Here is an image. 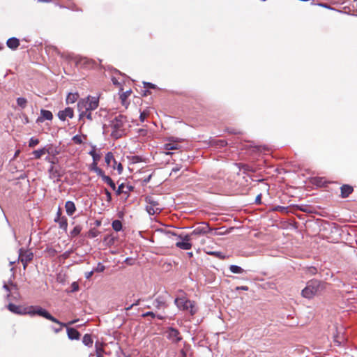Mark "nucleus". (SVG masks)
Listing matches in <instances>:
<instances>
[{"mask_svg": "<svg viewBox=\"0 0 357 357\" xmlns=\"http://www.w3.org/2000/svg\"><path fill=\"white\" fill-rule=\"evenodd\" d=\"M8 309L15 314H29L31 317L34 315H38L57 324L66 326V324H63V322H61L57 319L51 315L50 313H49L46 310L43 309V307L38 305L22 307L20 305H16L13 303H9L8 305Z\"/></svg>", "mask_w": 357, "mask_h": 357, "instance_id": "obj_1", "label": "nucleus"}, {"mask_svg": "<svg viewBox=\"0 0 357 357\" xmlns=\"http://www.w3.org/2000/svg\"><path fill=\"white\" fill-rule=\"evenodd\" d=\"M325 289V282L318 280H311L307 282L305 287L301 291V295L303 298L312 299L320 295Z\"/></svg>", "mask_w": 357, "mask_h": 357, "instance_id": "obj_2", "label": "nucleus"}, {"mask_svg": "<svg viewBox=\"0 0 357 357\" xmlns=\"http://www.w3.org/2000/svg\"><path fill=\"white\" fill-rule=\"evenodd\" d=\"M126 122V116L123 115H119L116 116L111 121V128L112 129L111 135L115 138L119 139L122 137L124 134V124Z\"/></svg>", "mask_w": 357, "mask_h": 357, "instance_id": "obj_3", "label": "nucleus"}, {"mask_svg": "<svg viewBox=\"0 0 357 357\" xmlns=\"http://www.w3.org/2000/svg\"><path fill=\"white\" fill-rule=\"evenodd\" d=\"M99 105V99L97 97L88 96L86 98L81 99L77 102L78 110H87L92 112L98 108Z\"/></svg>", "mask_w": 357, "mask_h": 357, "instance_id": "obj_4", "label": "nucleus"}, {"mask_svg": "<svg viewBox=\"0 0 357 357\" xmlns=\"http://www.w3.org/2000/svg\"><path fill=\"white\" fill-rule=\"evenodd\" d=\"M174 303L180 310H189L192 315L195 314L197 312L194 302L185 297L176 298Z\"/></svg>", "mask_w": 357, "mask_h": 357, "instance_id": "obj_5", "label": "nucleus"}, {"mask_svg": "<svg viewBox=\"0 0 357 357\" xmlns=\"http://www.w3.org/2000/svg\"><path fill=\"white\" fill-rule=\"evenodd\" d=\"M145 200L147 204L146 210L149 215H155L161 212L162 208H160L158 201L155 200L153 197L148 196L146 197Z\"/></svg>", "mask_w": 357, "mask_h": 357, "instance_id": "obj_6", "label": "nucleus"}, {"mask_svg": "<svg viewBox=\"0 0 357 357\" xmlns=\"http://www.w3.org/2000/svg\"><path fill=\"white\" fill-rule=\"evenodd\" d=\"M33 253L29 250L20 248L19 250L18 261L23 264V268L25 270L28 264L33 260Z\"/></svg>", "mask_w": 357, "mask_h": 357, "instance_id": "obj_7", "label": "nucleus"}, {"mask_svg": "<svg viewBox=\"0 0 357 357\" xmlns=\"http://www.w3.org/2000/svg\"><path fill=\"white\" fill-rule=\"evenodd\" d=\"M180 140H174L173 137L169 138L167 142H165L163 145V153L166 155H172V153L165 151L178 150L181 148L179 145Z\"/></svg>", "mask_w": 357, "mask_h": 357, "instance_id": "obj_8", "label": "nucleus"}, {"mask_svg": "<svg viewBox=\"0 0 357 357\" xmlns=\"http://www.w3.org/2000/svg\"><path fill=\"white\" fill-rule=\"evenodd\" d=\"M182 241H178L176 243V246L183 250H190L192 248V244L190 241L192 239V235L187 234L185 236L180 235L178 236Z\"/></svg>", "mask_w": 357, "mask_h": 357, "instance_id": "obj_9", "label": "nucleus"}, {"mask_svg": "<svg viewBox=\"0 0 357 357\" xmlns=\"http://www.w3.org/2000/svg\"><path fill=\"white\" fill-rule=\"evenodd\" d=\"M76 64L81 68H93L96 63L94 60L87 57H79L77 59Z\"/></svg>", "mask_w": 357, "mask_h": 357, "instance_id": "obj_10", "label": "nucleus"}, {"mask_svg": "<svg viewBox=\"0 0 357 357\" xmlns=\"http://www.w3.org/2000/svg\"><path fill=\"white\" fill-rule=\"evenodd\" d=\"M167 338L174 343H177L182 340L179 331L174 328H169L167 331Z\"/></svg>", "mask_w": 357, "mask_h": 357, "instance_id": "obj_11", "label": "nucleus"}, {"mask_svg": "<svg viewBox=\"0 0 357 357\" xmlns=\"http://www.w3.org/2000/svg\"><path fill=\"white\" fill-rule=\"evenodd\" d=\"M211 230L212 229L209 227L208 223L203 222L202 226L197 227L190 235H192V237L196 235L206 234L209 233Z\"/></svg>", "mask_w": 357, "mask_h": 357, "instance_id": "obj_12", "label": "nucleus"}, {"mask_svg": "<svg viewBox=\"0 0 357 357\" xmlns=\"http://www.w3.org/2000/svg\"><path fill=\"white\" fill-rule=\"evenodd\" d=\"M167 293L165 295L158 296L154 301L153 305L157 309L166 308L167 304Z\"/></svg>", "mask_w": 357, "mask_h": 357, "instance_id": "obj_13", "label": "nucleus"}, {"mask_svg": "<svg viewBox=\"0 0 357 357\" xmlns=\"http://www.w3.org/2000/svg\"><path fill=\"white\" fill-rule=\"evenodd\" d=\"M347 341V337L343 333L336 331V333L333 335V342L337 347H341Z\"/></svg>", "mask_w": 357, "mask_h": 357, "instance_id": "obj_14", "label": "nucleus"}, {"mask_svg": "<svg viewBox=\"0 0 357 357\" xmlns=\"http://www.w3.org/2000/svg\"><path fill=\"white\" fill-rule=\"evenodd\" d=\"M74 116L73 109L71 107H66L65 109L59 111L58 113V117L61 121H65L67 117L71 119Z\"/></svg>", "mask_w": 357, "mask_h": 357, "instance_id": "obj_15", "label": "nucleus"}, {"mask_svg": "<svg viewBox=\"0 0 357 357\" xmlns=\"http://www.w3.org/2000/svg\"><path fill=\"white\" fill-rule=\"evenodd\" d=\"M79 112V119L82 120L86 117L89 121H93L96 119L97 112L93 114L92 112L87 110H78Z\"/></svg>", "mask_w": 357, "mask_h": 357, "instance_id": "obj_16", "label": "nucleus"}, {"mask_svg": "<svg viewBox=\"0 0 357 357\" xmlns=\"http://www.w3.org/2000/svg\"><path fill=\"white\" fill-rule=\"evenodd\" d=\"M134 189V187L130 185H125L124 183H121L119 185L117 190H116V194L118 195L124 193V194H128L130 192L132 191Z\"/></svg>", "mask_w": 357, "mask_h": 357, "instance_id": "obj_17", "label": "nucleus"}, {"mask_svg": "<svg viewBox=\"0 0 357 357\" xmlns=\"http://www.w3.org/2000/svg\"><path fill=\"white\" fill-rule=\"evenodd\" d=\"M340 190H341V195H340L341 197L347 198L349 197V195H351L353 192L354 188L351 185H343L340 188Z\"/></svg>", "mask_w": 357, "mask_h": 357, "instance_id": "obj_18", "label": "nucleus"}, {"mask_svg": "<svg viewBox=\"0 0 357 357\" xmlns=\"http://www.w3.org/2000/svg\"><path fill=\"white\" fill-rule=\"evenodd\" d=\"M67 335L70 340H79L80 337V333L76 329L73 328L67 327Z\"/></svg>", "mask_w": 357, "mask_h": 357, "instance_id": "obj_19", "label": "nucleus"}, {"mask_svg": "<svg viewBox=\"0 0 357 357\" xmlns=\"http://www.w3.org/2000/svg\"><path fill=\"white\" fill-rule=\"evenodd\" d=\"M40 114L41 117L38 119V121H43L44 120L51 121L53 119L52 113L49 110L41 109Z\"/></svg>", "mask_w": 357, "mask_h": 357, "instance_id": "obj_20", "label": "nucleus"}, {"mask_svg": "<svg viewBox=\"0 0 357 357\" xmlns=\"http://www.w3.org/2000/svg\"><path fill=\"white\" fill-rule=\"evenodd\" d=\"M7 46L11 50H16L20 45V40L16 38H10L6 42Z\"/></svg>", "mask_w": 357, "mask_h": 357, "instance_id": "obj_21", "label": "nucleus"}, {"mask_svg": "<svg viewBox=\"0 0 357 357\" xmlns=\"http://www.w3.org/2000/svg\"><path fill=\"white\" fill-rule=\"evenodd\" d=\"M65 208L68 215H72L76 211V207L73 202L68 201L66 202Z\"/></svg>", "mask_w": 357, "mask_h": 357, "instance_id": "obj_22", "label": "nucleus"}, {"mask_svg": "<svg viewBox=\"0 0 357 357\" xmlns=\"http://www.w3.org/2000/svg\"><path fill=\"white\" fill-rule=\"evenodd\" d=\"M50 153L51 152L50 149L44 147L43 149L33 151L32 153L36 159H40L44 154Z\"/></svg>", "mask_w": 357, "mask_h": 357, "instance_id": "obj_23", "label": "nucleus"}, {"mask_svg": "<svg viewBox=\"0 0 357 357\" xmlns=\"http://www.w3.org/2000/svg\"><path fill=\"white\" fill-rule=\"evenodd\" d=\"M55 222H58L59 227L61 229L66 231L68 227V222L67 218L66 217H56L55 218Z\"/></svg>", "mask_w": 357, "mask_h": 357, "instance_id": "obj_24", "label": "nucleus"}, {"mask_svg": "<svg viewBox=\"0 0 357 357\" xmlns=\"http://www.w3.org/2000/svg\"><path fill=\"white\" fill-rule=\"evenodd\" d=\"M130 93H131V91L129 90V91L122 93L120 95V100H121V104L123 106H125L126 107H127L128 105L127 99H128V96L130 95Z\"/></svg>", "mask_w": 357, "mask_h": 357, "instance_id": "obj_25", "label": "nucleus"}, {"mask_svg": "<svg viewBox=\"0 0 357 357\" xmlns=\"http://www.w3.org/2000/svg\"><path fill=\"white\" fill-rule=\"evenodd\" d=\"M105 160V162L107 163V165H110L111 162L113 161V162H114L113 167L114 169L116 168L115 165L117 164V162H116V160L114 159L113 154L111 152H109L106 154Z\"/></svg>", "mask_w": 357, "mask_h": 357, "instance_id": "obj_26", "label": "nucleus"}, {"mask_svg": "<svg viewBox=\"0 0 357 357\" xmlns=\"http://www.w3.org/2000/svg\"><path fill=\"white\" fill-rule=\"evenodd\" d=\"M79 98V95L77 93H70L67 98H66V102L68 104L69 103H74Z\"/></svg>", "mask_w": 357, "mask_h": 357, "instance_id": "obj_27", "label": "nucleus"}, {"mask_svg": "<svg viewBox=\"0 0 357 357\" xmlns=\"http://www.w3.org/2000/svg\"><path fill=\"white\" fill-rule=\"evenodd\" d=\"M82 342L86 346L92 347L93 341L91 338V335L85 334L83 337Z\"/></svg>", "mask_w": 357, "mask_h": 357, "instance_id": "obj_28", "label": "nucleus"}, {"mask_svg": "<svg viewBox=\"0 0 357 357\" xmlns=\"http://www.w3.org/2000/svg\"><path fill=\"white\" fill-rule=\"evenodd\" d=\"M96 356L97 357H103V349H102V344L100 343L99 342H96Z\"/></svg>", "mask_w": 357, "mask_h": 357, "instance_id": "obj_29", "label": "nucleus"}, {"mask_svg": "<svg viewBox=\"0 0 357 357\" xmlns=\"http://www.w3.org/2000/svg\"><path fill=\"white\" fill-rule=\"evenodd\" d=\"M112 228L116 231H119L122 229V223L119 220H115L112 222Z\"/></svg>", "mask_w": 357, "mask_h": 357, "instance_id": "obj_30", "label": "nucleus"}, {"mask_svg": "<svg viewBox=\"0 0 357 357\" xmlns=\"http://www.w3.org/2000/svg\"><path fill=\"white\" fill-rule=\"evenodd\" d=\"M229 270L233 273H243L244 272V270L237 265H231Z\"/></svg>", "mask_w": 357, "mask_h": 357, "instance_id": "obj_31", "label": "nucleus"}, {"mask_svg": "<svg viewBox=\"0 0 357 357\" xmlns=\"http://www.w3.org/2000/svg\"><path fill=\"white\" fill-rule=\"evenodd\" d=\"M102 181L105 183H106L107 185H109L112 188V190H116V185L109 176H104Z\"/></svg>", "mask_w": 357, "mask_h": 357, "instance_id": "obj_32", "label": "nucleus"}, {"mask_svg": "<svg viewBox=\"0 0 357 357\" xmlns=\"http://www.w3.org/2000/svg\"><path fill=\"white\" fill-rule=\"evenodd\" d=\"M17 103L19 107L24 109L26 107L27 100L24 98H18L17 99Z\"/></svg>", "mask_w": 357, "mask_h": 357, "instance_id": "obj_33", "label": "nucleus"}, {"mask_svg": "<svg viewBox=\"0 0 357 357\" xmlns=\"http://www.w3.org/2000/svg\"><path fill=\"white\" fill-rule=\"evenodd\" d=\"M82 227L80 225H76L71 231L70 234L72 236H77L82 231Z\"/></svg>", "mask_w": 357, "mask_h": 357, "instance_id": "obj_34", "label": "nucleus"}, {"mask_svg": "<svg viewBox=\"0 0 357 357\" xmlns=\"http://www.w3.org/2000/svg\"><path fill=\"white\" fill-rule=\"evenodd\" d=\"M73 142L76 144H81L83 143L82 137L80 135H75L72 138Z\"/></svg>", "mask_w": 357, "mask_h": 357, "instance_id": "obj_35", "label": "nucleus"}, {"mask_svg": "<svg viewBox=\"0 0 357 357\" xmlns=\"http://www.w3.org/2000/svg\"><path fill=\"white\" fill-rule=\"evenodd\" d=\"M39 143V140L38 139H35L33 137L31 138L29 143V146L30 148H33Z\"/></svg>", "mask_w": 357, "mask_h": 357, "instance_id": "obj_36", "label": "nucleus"}, {"mask_svg": "<svg viewBox=\"0 0 357 357\" xmlns=\"http://www.w3.org/2000/svg\"><path fill=\"white\" fill-rule=\"evenodd\" d=\"M89 154L92 156L93 160L98 162L100 159V155L97 154L95 151H90Z\"/></svg>", "mask_w": 357, "mask_h": 357, "instance_id": "obj_37", "label": "nucleus"}, {"mask_svg": "<svg viewBox=\"0 0 357 357\" xmlns=\"http://www.w3.org/2000/svg\"><path fill=\"white\" fill-rule=\"evenodd\" d=\"M98 234L99 232L96 229H92L89 230L88 236L90 238H95L98 235Z\"/></svg>", "mask_w": 357, "mask_h": 357, "instance_id": "obj_38", "label": "nucleus"}, {"mask_svg": "<svg viewBox=\"0 0 357 357\" xmlns=\"http://www.w3.org/2000/svg\"><path fill=\"white\" fill-rule=\"evenodd\" d=\"M93 172H95L98 176H100L102 178V180L104 176H107L105 174L104 172L99 167L95 168V169Z\"/></svg>", "mask_w": 357, "mask_h": 357, "instance_id": "obj_39", "label": "nucleus"}, {"mask_svg": "<svg viewBox=\"0 0 357 357\" xmlns=\"http://www.w3.org/2000/svg\"><path fill=\"white\" fill-rule=\"evenodd\" d=\"M3 288L8 291L10 292L13 289H17L16 285L13 283H10V286L5 284L3 285Z\"/></svg>", "mask_w": 357, "mask_h": 357, "instance_id": "obj_40", "label": "nucleus"}, {"mask_svg": "<svg viewBox=\"0 0 357 357\" xmlns=\"http://www.w3.org/2000/svg\"><path fill=\"white\" fill-rule=\"evenodd\" d=\"M105 269V267L104 265H102L101 263H99L97 266V267L95 268L94 271L96 272H103Z\"/></svg>", "mask_w": 357, "mask_h": 357, "instance_id": "obj_41", "label": "nucleus"}, {"mask_svg": "<svg viewBox=\"0 0 357 357\" xmlns=\"http://www.w3.org/2000/svg\"><path fill=\"white\" fill-rule=\"evenodd\" d=\"M149 116V112L146 111H143L141 112L139 116V119L142 122H144L145 119Z\"/></svg>", "mask_w": 357, "mask_h": 357, "instance_id": "obj_42", "label": "nucleus"}, {"mask_svg": "<svg viewBox=\"0 0 357 357\" xmlns=\"http://www.w3.org/2000/svg\"><path fill=\"white\" fill-rule=\"evenodd\" d=\"M144 88L146 89H156V86L152 83H150V82H144Z\"/></svg>", "mask_w": 357, "mask_h": 357, "instance_id": "obj_43", "label": "nucleus"}, {"mask_svg": "<svg viewBox=\"0 0 357 357\" xmlns=\"http://www.w3.org/2000/svg\"><path fill=\"white\" fill-rule=\"evenodd\" d=\"M298 209L303 212H310L311 211L308 209V206L305 205H301L298 206Z\"/></svg>", "mask_w": 357, "mask_h": 357, "instance_id": "obj_44", "label": "nucleus"}, {"mask_svg": "<svg viewBox=\"0 0 357 357\" xmlns=\"http://www.w3.org/2000/svg\"><path fill=\"white\" fill-rule=\"evenodd\" d=\"M142 317H151V318H155V313H153V312H147L146 313H144Z\"/></svg>", "mask_w": 357, "mask_h": 357, "instance_id": "obj_45", "label": "nucleus"}, {"mask_svg": "<svg viewBox=\"0 0 357 357\" xmlns=\"http://www.w3.org/2000/svg\"><path fill=\"white\" fill-rule=\"evenodd\" d=\"M105 193L106 197H107V202H111V200H112V194H111V192L107 189H105Z\"/></svg>", "mask_w": 357, "mask_h": 357, "instance_id": "obj_46", "label": "nucleus"}, {"mask_svg": "<svg viewBox=\"0 0 357 357\" xmlns=\"http://www.w3.org/2000/svg\"><path fill=\"white\" fill-rule=\"evenodd\" d=\"M71 287H72V291H77L79 289V285L75 282L72 283Z\"/></svg>", "mask_w": 357, "mask_h": 357, "instance_id": "obj_47", "label": "nucleus"}, {"mask_svg": "<svg viewBox=\"0 0 357 357\" xmlns=\"http://www.w3.org/2000/svg\"><path fill=\"white\" fill-rule=\"evenodd\" d=\"M77 321H78L77 319H75V320H73V321H69V322H68V323H67V324L63 323L64 324H66V326H61V324H59V325H60V326H61V327H66V328H67V327H68V326L73 325V324H74L75 323H76Z\"/></svg>", "mask_w": 357, "mask_h": 357, "instance_id": "obj_48", "label": "nucleus"}, {"mask_svg": "<svg viewBox=\"0 0 357 357\" xmlns=\"http://www.w3.org/2000/svg\"><path fill=\"white\" fill-rule=\"evenodd\" d=\"M97 165H98V162L93 161V163L90 166V170L93 171L95 169V168H98Z\"/></svg>", "mask_w": 357, "mask_h": 357, "instance_id": "obj_49", "label": "nucleus"}, {"mask_svg": "<svg viewBox=\"0 0 357 357\" xmlns=\"http://www.w3.org/2000/svg\"><path fill=\"white\" fill-rule=\"evenodd\" d=\"M181 165H176L172 170V173H176L177 172H178L180 169H181Z\"/></svg>", "mask_w": 357, "mask_h": 357, "instance_id": "obj_50", "label": "nucleus"}, {"mask_svg": "<svg viewBox=\"0 0 357 357\" xmlns=\"http://www.w3.org/2000/svg\"><path fill=\"white\" fill-rule=\"evenodd\" d=\"M116 169L118 170V173L120 174H121L122 171H123V166L121 163H119L117 165H116Z\"/></svg>", "mask_w": 357, "mask_h": 357, "instance_id": "obj_51", "label": "nucleus"}, {"mask_svg": "<svg viewBox=\"0 0 357 357\" xmlns=\"http://www.w3.org/2000/svg\"><path fill=\"white\" fill-rule=\"evenodd\" d=\"M236 290H244V291H248V287H247V286L236 287Z\"/></svg>", "mask_w": 357, "mask_h": 357, "instance_id": "obj_52", "label": "nucleus"}, {"mask_svg": "<svg viewBox=\"0 0 357 357\" xmlns=\"http://www.w3.org/2000/svg\"><path fill=\"white\" fill-rule=\"evenodd\" d=\"M93 274V271H90V272H86L85 273V277L86 279H89Z\"/></svg>", "mask_w": 357, "mask_h": 357, "instance_id": "obj_53", "label": "nucleus"}, {"mask_svg": "<svg viewBox=\"0 0 357 357\" xmlns=\"http://www.w3.org/2000/svg\"><path fill=\"white\" fill-rule=\"evenodd\" d=\"M261 194H259L257 196L256 199H255L256 204H261Z\"/></svg>", "mask_w": 357, "mask_h": 357, "instance_id": "obj_54", "label": "nucleus"}, {"mask_svg": "<svg viewBox=\"0 0 357 357\" xmlns=\"http://www.w3.org/2000/svg\"><path fill=\"white\" fill-rule=\"evenodd\" d=\"M49 149H50L51 152L50 154L56 155L59 153V152L56 149L53 150L52 147H50Z\"/></svg>", "mask_w": 357, "mask_h": 357, "instance_id": "obj_55", "label": "nucleus"}, {"mask_svg": "<svg viewBox=\"0 0 357 357\" xmlns=\"http://www.w3.org/2000/svg\"><path fill=\"white\" fill-rule=\"evenodd\" d=\"M112 82H113V84H114V85L120 86V83L119 82V81L117 80V79H116V78H115V77H112Z\"/></svg>", "mask_w": 357, "mask_h": 357, "instance_id": "obj_56", "label": "nucleus"}, {"mask_svg": "<svg viewBox=\"0 0 357 357\" xmlns=\"http://www.w3.org/2000/svg\"><path fill=\"white\" fill-rule=\"evenodd\" d=\"M140 302H141V298H139L135 303H132V305L137 306V305H139Z\"/></svg>", "mask_w": 357, "mask_h": 357, "instance_id": "obj_57", "label": "nucleus"}, {"mask_svg": "<svg viewBox=\"0 0 357 357\" xmlns=\"http://www.w3.org/2000/svg\"><path fill=\"white\" fill-rule=\"evenodd\" d=\"M180 354L181 357H186V352L183 349L181 350Z\"/></svg>", "mask_w": 357, "mask_h": 357, "instance_id": "obj_58", "label": "nucleus"}, {"mask_svg": "<svg viewBox=\"0 0 357 357\" xmlns=\"http://www.w3.org/2000/svg\"><path fill=\"white\" fill-rule=\"evenodd\" d=\"M62 328H63V327H61H61H60V328H54V332L55 333H59L60 331H61Z\"/></svg>", "mask_w": 357, "mask_h": 357, "instance_id": "obj_59", "label": "nucleus"}, {"mask_svg": "<svg viewBox=\"0 0 357 357\" xmlns=\"http://www.w3.org/2000/svg\"><path fill=\"white\" fill-rule=\"evenodd\" d=\"M133 307H134V305H132V304H131V305H129L128 307H126L125 308V310H126V311H128V310H131Z\"/></svg>", "mask_w": 357, "mask_h": 357, "instance_id": "obj_60", "label": "nucleus"}, {"mask_svg": "<svg viewBox=\"0 0 357 357\" xmlns=\"http://www.w3.org/2000/svg\"><path fill=\"white\" fill-rule=\"evenodd\" d=\"M56 217H62L61 216V211L60 210V208L59 209L58 212H57V215Z\"/></svg>", "mask_w": 357, "mask_h": 357, "instance_id": "obj_61", "label": "nucleus"}, {"mask_svg": "<svg viewBox=\"0 0 357 357\" xmlns=\"http://www.w3.org/2000/svg\"><path fill=\"white\" fill-rule=\"evenodd\" d=\"M220 146H224L227 144V142H225V141H220Z\"/></svg>", "mask_w": 357, "mask_h": 357, "instance_id": "obj_62", "label": "nucleus"}, {"mask_svg": "<svg viewBox=\"0 0 357 357\" xmlns=\"http://www.w3.org/2000/svg\"><path fill=\"white\" fill-rule=\"evenodd\" d=\"M39 2H50L51 0H38Z\"/></svg>", "mask_w": 357, "mask_h": 357, "instance_id": "obj_63", "label": "nucleus"}, {"mask_svg": "<svg viewBox=\"0 0 357 357\" xmlns=\"http://www.w3.org/2000/svg\"><path fill=\"white\" fill-rule=\"evenodd\" d=\"M206 252H207L208 254H210V255H216V252H207V251H206Z\"/></svg>", "mask_w": 357, "mask_h": 357, "instance_id": "obj_64", "label": "nucleus"}]
</instances>
